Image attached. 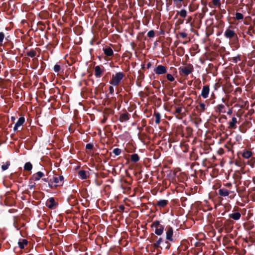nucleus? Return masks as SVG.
Here are the masks:
<instances>
[{
	"label": "nucleus",
	"mask_w": 255,
	"mask_h": 255,
	"mask_svg": "<svg viewBox=\"0 0 255 255\" xmlns=\"http://www.w3.org/2000/svg\"><path fill=\"white\" fill-rule=\"evenodd\" d=\"M49 178H43L42 179V180L45 182H48V181H49Z\"/></svg>",
	"instance_id": "nucleus-58"
},
{
	"label": "nucleus",
	"mask_w": 255,
	"mask_h": 255,
	"mask_svg": "<svg viewBox=\"0 0 255 255\" xmlns=\"http://www.w3.org/2000/svg\"><path fill=\"white\" fill-rule=\"evenodd\" d=\"M125 76V74L122 72H119L116 73L115 75H112V77L110 80L109 83L114 86L119 85L121 80L123 79Z\"/></svg>",
	"instance_id": "nucleus-2"
},
{
	"label": "nucleus",
	"mask_w": 255,
	"mask_h": 255,
	"mask_svg": "<svg viewBox=\"0 0 255 255\" xmlns=\"http://www.w3.org/2000/svg\"><path fill=\"white\" fill-rule=\"evenodd\" d=\"M187 200V198L184 197H182L180 198V201L181 202V205L183 207H185L186 206V201Z\"/></svg>",
	"instance_id": "nucleus-37"
},
{
	"label": "nucleus",
	"mask_w": 255,
	"mask_h": 255,
	"mask_svg": "<svg viewBox=\"0 0 255 255\" xmlns=\"http://www.w3.org/2000/svg\"><path fill=\"white\" fill-rule=\"evenodd\" d=\"M164 229V226L163 225H162L161 226H159V227H158L157 228H155L154 233L156 235H157L158 236H160L163 234Z\"/></svg>",
	"instance_id": "nucleus-22"
},
{
	"label": "nucleus",
	"mask_w": 255,
	"mask_h": 255,
	"mask_svg": "<svg viewBox=\"0 0 255 255\" xmlns=\"http://www.w3.org/2000/svg\"><path fill=\"white\" fill-rule=\"evenodd\" d=\"M151 236L152 237L151 239L149 240L150 243H152L155 239L157 238V237L153 233L151 234Z\"/></svg>",
	"instance_id": "nucleus-51"
},
{
	"label": "nucleus",
	"mask_w": 255,
	"mask_h": 255,
	"mask_svg": "<svg viewBox=\"0 0 255 255\" xmlns=\"http://www.w3.org/2000/svg\"><path fill=\"white\" fill-rule=\"evenodd\" d=\"M224 36L231 40L234 44H237L239 43V38L235 32L231 29L230 27L228 28L224 32Z\"/></svg>",
	"instance_id": "nucleus-1"
},
{
	"label": "nucleus",
	"mask_w": 255,
	"mask_h": 255,
	"mask_svg": "<svg viewBox=\"0 0 255 255\" xmlns=\"http://www.w3.org/2000/svg\"><path fill=\"white\" fill-rule=\"evenodd\" d=\"M27 244L28 241L26 239H20L18 242V247L21 249H23Z\"/></svg>",
	"instance_id": "nucleus-18"
},
{
	"label": "nucleus",
	"mask_w": 255,
	"mask_h": 255,
	"mask_svg": "<svg viewBox=\"0 0 255 255\" xmlns=\"http://www.w3.org/2000/svg\"><path fill=\"white\" fill-rule=\"evenodd\" d=\"M168 204V201L165 199L160 200L156 203H153L152 205L154 206H158L160 208H164Z\"/></svg>",
	"instance_id": "nucleus-11"
},
{
	"label": "nucleus",
	"mask_w": 255,
	"mask_h": 255,
	"mask_svg": "<svg viewBox=\"0 0 255 255\" xmlns=\"http://www.w3.org/2000/svg\"><path fill=\"white\" fill-rule=\"evenodd\" d=\"M147 36L149 38H152L155 36V32L153 30L149 31L147 33Z\"/></svg>",
	"instance_id": "nucleus-39"
},
{
	"label": "nucleus",
	"mask_w": 255,
	"mask_h": 255,
	"mask_svg": "<svg viewBox=\"0 0 255 255\" xmlns=\"http://www.w3.org/2000/svg\"><path fill=\"white\" fill-rule=\"evenodd\" d=\"M154 115L155 118V122L156 124H159L160 122V114L158 112H154Z\"/></svg>",
	"instance_id": "nucleus-29"
},
{
	"label": "nucleus",
	"mask_w": 255,
	"mask_h": 255,
	"mask_svg": "<svg viewBox=\"0 0 255 255\" xmlns=\"http://www.w3.org/2000/svg\"><path fill=\"white\" fill-rule=\"evenodd\" d=\"M180 75L183 76H188L192 73L194 68L192 64H189L186 66L180 67L178 69Z\"/></svg>",
	"instance_id": "nucleus-3"
},
{
	"label": "nucleus",
	"mask_w": 255,
	"mask_h": 255,
	"mask_svg": "<svg viewBox=\"0 0 255 255\" xmlns=\"http://www.w3.org/2000/svg\"><path fill=\"white\" fill-rule=\"evenodd\" d=\"M53 180L56 184L54 185L55 188L57 186H62L64 183V177L62 175L55 176L53 177Z\"/></svg>",
	"instance_id": "nucleus-5"
},
{
	"label": "nucleus",
	"mask_w": 255,
	"mask_h": 255,
	"mask_svg": "<svg viewBox=\"0 0 255 255\" xmlns=\"http://www.w3.org/2000/svg\"><path fill=\"white\" fill-rule=\"evenodd\" d=\"M53 70L56 73L59 72L61 70L60 65H58V64L55 65V66H54V68H53Z\"/></svg>",
	"instance_id": "nucleus-38"
},
{
	"label": "nucleus",
	"mask_w": 255,
	"mask_h": 255,
	"mask_svg": "<svg viewBox=\"0 0 255 255\" xmlns=\"http://www.w3.org/2000/svg\"><path fill=\"white\" fill-rule=\"evenodd\" d=\"M11 120L12 121H14L15 120V118L14 117H11Z\"/></svg>",
	"instance_id": "nucleus-62"
},
{
	"label": "nucleus",
	"mask_w": 255,
	"mask_h": 255,
	"mask_svg": "<svg viewBox=\"0 0 255 255\" xmlns=\"http://www.w3.org/2000/svg\"><path fill=\"white\" fill-rule=\"evenodd\" d=\"M95 75L97 78H100L102 76L103 73L105 71V68L103 66H96L94 68Z\"/></svg>",
	"instance_id": "nucleus-7"
},
{
	"label": "nucleus",
	"mask_w": 255,
	"mask_h": 255,
	"mask_svg": "<svg viewBox=\"0 0 255 255\" xmlns=\"http://www.w3.org/2000/svg\"><path fill=\"white\" fill-rule=\"evenodd\" d=\"M240 60H241V59H240V57L239 55L233 58V62L234 63H236L238 62V61H240Z\"/></svg>",
	"instance_id": "nucleus-43"
},
{
	"label": "nucleus",
	"mask_w": 255,
	"mask_h": 255,
	"mask_svg": "<svg viewBox=\"0 0 255 255\" xmlns=\"http://www.w3.org/2000/svg\"><path fill=\"white\" fill-rule=\"evenodd\" d=\"M184 21V19H179L177 20V22L179 24H182L183 23Z\"/></svg>",
	"instance_id": "nucleus-53"
},
{
	"label": "nucleus",
	"mask_w": 255,
	"mask_h": 255,
	"mask_svg": "<svg viewBox=\"0 0 255 255\" xmlns=\"http://www.w3.org/2000/svg\"><path fill=\"white\" fill-rule=\"evenodd\" d=\"M212 98H213V99L215 98V95L213 93H212Z\"/></svg>",
	"instance_id": "nucleus-64"
},
{
	"label": "nucleus",
	"mask_w": 255,
	"mask_h": 255,
	"mask_svg": "<svg viewBox=\"0 0 255 255\" xmlns=\"http://www.w3.org/2000/svg\"><path fill=\"white\" fill-rule=\"evenodd\" d=\"M78 176L82 179H86L88 177L86 171L84 170H80L78 172Z\"/></svg>",
	"instance_id": "nucleus-25"
},
{
	"label": "nucleus",
	"mask_w": 255,
	"mask_h": 255,
	"mask_svg": "<svg viewBox=\"0 0 255 255\" xmlns=\"http://www.w3.org/2000/svg\"><path fill=\"white\" fill-rule=\"evenodd\" d=\"M235 18L238 20H242L244 18V15L241 13L236 12L235 14Z\"/></svg>",
	"instance_id": "nucleus-32"
},
{
	"label": "nucleus",
	"mask_w": 255,
	"mask_h": 255,
	"mask_svg": "<svg viewBox=\"0 0 255 255\" xmlns=\"http://www.w3.org/2000/svg\"><path fill=\"white\" fill-rule=\"evenodd\" d=\"M252 32L254 33V34H255V28H254V27H253V29H252Z\"/></svg>",
	"instance_id": "nucleus-60"
},
{
	"label": "nucleus",
	"mask_w": 255,
	"mask_h": 255,
	"mask_svg": "<svg viewBox=\"0 0 255 255\" xmlns=\"http://www.w3.org/2000/svg\"><path fill=\"white\" fill-rule=\"evenodd\" d=\"M109 92L111 95H113L114 93V88L112 86H110L109 88Z\"/></svg>",
	"instance_id": "nucleus-49"
},
{
	"label": "nucleus",
	"mask_w": 255,
	"mask_h": 255,
	"mask_svg": "<svg viewBox=\"0 0 255 255\" xmlns=\"http://www.w3.org/2000/svg\"><path fill=\"white\" fill-rule=\"evenodd\" d=\"M166 1H169V4H171V3H172V0H166Z\"/></svg>",
	"instance_id": "nucleus-63"
},
{
	"label": "nucleus",
	"mask_w": 255,
	"mask_h": 255,
	"mask_svg": "<svg viewBox=\"0 0 255 255\" xmlns=\"http://www.w3.org/2000/svg\"><path fill=\"white\" fill-rule=\"evenodd\" d=\"M32 169V165L30 162H26L24 166V169L27 171H31Z\"/></svg>",
	"instance_id": "nucleus-27"
},
{
	"label": "nucleus",
	"mask_w": 255,
	"mask_h": 255,
	"mask_svg": "<svg viewBox=\"0 0 255 255\" xmlns=\"http://www.w3.org/2000/svg\"><path fill=\"white\" fill-rule=\"evenodd\" d=\"M232 184H231V183H227V184H226V185H225V186H226V187H231V186H232Z\"/></svg>",
	"instance_id": "nucleus-56"
},
{
	"label": "nucleus",
	"mask_w": 255,
	"mask_h": 255,
	"mask_svg": "<svg viewBox=\"0 0 255 255\" xmlns=\"http://www.w3.org/2000/svg\"><path fill=\"white\" fill-rule=\"evenodd\" d=\"M238 123L237 119L235 117H233L231 122L229 123V128L236 129L237 128L236 124Z\"/></svg>",
	"instance_id": "nucleus-15"
},
{
	"label": "nucleus",
	"mask_w": 255,
	"mask_h": 255,
	"mask_svg": "<svg viewBox=\"0 0 255 255\" xmlns=\"http://www.w3.org/2000/svg\"><path fill=\"white\" fill-rule=\"evenodd\" d=\"M210 91L209 86L206 85L203 87L201 96L204 99L207 98L208 97V95Z\"/></svg>",
	"instance_id": "nucleus-12"
},
{
	"label": "nucleus",
	"mask_w": 255,
	"mask_h": 255,
	"mask_svg": "<svg viewBox=\"0 0 255 255\" xmlns=\"http://www.w3.org/2000/svg\"><path fill=\"white\" fill-rule=\"evenodd\" d=\"M192 19V16H189L186 19V23H190Z\"/></svg>",
	"instance_id": "nucleus-52"
},
{
	"label": "nucleus",
	"mask_w": 255,
	"mask_h": 255,
	"mask_svg": "<svg viewBox=\"0 0 255 255\" xmlns=\"http://www.w3.org/2000/svg\"><path fill=\"white\" fill-rule=\"evenodd\" d=\"M232 114V110L229 109V110L227 112L228 115H231Z\"/></svg>",
	"instance_id": "nucleus-57"
},
{
	"label": "nucleus",
	"mask_w": 255,
	"mask_h": 255,
	"mask_svg": "<svg viewBox=\"0 0 255 255\" xmlns=\"http://www.w3.org/2000/svg\"><path fill=\"white\" fill-rule=\"evenodd\" d=\"M170 246V244L167 241L165 242V246H164V247H165V249H169Z\"/></svg>",
	"instance_id": "nucleus-50"
},
{
	"label": "nucleus",
	"mask_w": 255,
	"mask_h": 255,
	"mask_svg": "<svg viewBox=\"0 0 255 255\" xmlns=\"http://www.w3.org/2000/svg\"><path fill=\"white\" fill-rule=\"evenodd\" d=\"M179 35L183 38H185L187 37V34L184 32H180Z\"/></svg>",
	"instance_id": "nucleus-48"
},
{
	"label": "nucleus",
	"mask_w": 255,
	"mask_h": 255,
	"mask_svg": "<svg viewBox=\"0 0 255 255\" xmlns=\"http://www.w3.org/2000/svg\"><path fill=\"white\" fill-rule=\"evenodd\" d=\"M166 239L170 242H174L176 239L173 236V229L172 227L168 225L165 228Z\"/></svg>",
	"instance_id": "nucleus-4"
},
{
	"label": "nucleus",
	"mask_w": 255,
	"mask_h": 255,
	"mask_svg": "<svg viewBox=\"0 0 255 255\" xmlns=\"http://www.w3.org/2000/svg\"><path fill=\"white\" fill-rule=\"evenodd\" d=\"M162 226V225L160 224V222L159 221L156 220V221H154L151 224V227L157 228L159 227V226Z\"/></svg>",
	"instance_id": "nucleus-30"
},
{
	"label": "nucleus",
	"mask_w": 255,
	"mask_h": 255,
	"mask_svg": "<svg viewBox=\"0 0 255 255\" xmlns=\"http://www.w3.org/2000/svg\"><path fill=\"white\" fill-rule=\"evenodd\" d=\"M130 160L131 162L136 163L139 160V157L136 153L132 154L130 155Z\"/></svg>",
	"instance_id": "nucleus-24"
},
{
	"label": "nucleus",
	"mask_w": 255,
	"mask_h": 255,
	"mask_svg": "<svg viewBox=\"0 0 255 255\" xmlns=\"http://www.w3.org/2000/svg\"><path fill=\"white\" fill-rule=\"evenodd\" d=\"M234 191H229L228 190H227V189H226L225 188H220L218 190L219 195H220L221 196H223V197H226V196L229 195V194H234Z\"/></svg>",
	"instance_id": "nucleus-10"
},
{
	"label": "nucleus",
	"mask_w": 255,
	"mask_h": 255,
	"mask_svg": "<svg viewBox=\"0 0 255 255\" xmlns=\"http://www.w3.org/2000/svg\"><path fill=\"white\" fill-rule=\"evenodd\" d=\"M154 71L157 75L164 74L167 72V68L163 65H159L154 69Z\"/></svg>",
	"instance_id": "nucleus-8"
},
{
	"label": "nucleus",
	"mask_w": 255,
	"mask_h": 255,
	"mask_svg": "<svg viewBox=\"0 0 255 255\" xmlns=\"http://www.w3.org/2000/svg\"><path fill=\"white\" fill-rule=\"evenodd\" d=\"M122 152V150L119 148H114L113 150V153L115 154L116 156L119 155Z\"/></svg>",
	"instance_id": "nucleus-33"
},
{
	"label": "nucleus",
	"mask_w": 255,
	"mask_h": 255,
	"mask_svg": "<svg viewBox=\"0 0 255 255\" xmlns=\"http://www.w3.org/2000/svg\"><path fill=\"white\" fill-rule=\"evenodd\" d=\"M235 139L237 141L239 142L242 139V136L241 135L238 134L236 136Z\"/></svg>",
	"instance_id": "nucleus-47"
},
{
	"label": "nucleus",
	"mask_w": 255,
	"mask_h": 255,
	"mask_svg": "<svg viewBox=\"0 0 255 255\" xmlns=\"http://www.w3.org/2000/svg\"><path fill=\"white\" fill-rule=\"evenodd\" d=\"M242 154L244 158L248 159L252 156L253 153L250 150L245 149Z\"/></svg>",
	"instance_id": "nucleus-21"
},
{
	"label": "nucleus",
	"mask_w": 255,
	"mask_h": 255,
	"mask_svg": "<svg viewBox=\"0 0 255 255\" xmlns=\"http://www.w3.org/2000/svg\"><path fill=\"white\" fill-rule=\"evenodd\" d=\"M10 163L9 161H6L4 164L1 165V169L3 171L7 170L10 166Z\"/></svg>",
	"instance_id": "nucleus-31"
},
{
	"label": "nucleus",
	"mask_w": 255,
	"mask_h": 255,
	"mask_svg": "<svg viewBox=\"0 0 255 255\" xmlns=\"http://www.w3.org/2000/svg\"><path fill=\"white\" fill-rule=\"evenodd\" d=\"M212 2L214 6H218L221 4L220 0H213Z\"/></svg>",
	"instance_id": "nucleus-41"
},
{
	"label": "nucleus",
	"mask_w": 255,
	"mask_h": 255,
	"mask_svg": "<svg viewBox=\"0 0 255 255\" xmlns=\"http://www.w3.org/2000/svg\"><path fill=\"white\" fill-rule=\"evenodd\" d=\"M253 26H250L249 27L248 30L246 31V34L249 35L251 37H253V34L252 32Z\"/></svg>",
	"instance_id": "nucleus-36"
},
{
	"label": "nucleus",
	"mask_w": 255,
	"mask_h": 255,
	"mask_svg": "<svg viewBox=\"0 0 255 255\" xmlns=\"http://www.w3.org/2000/svg\"><path fill=\"white\" fill-rule=\"evenodd\" d=\"M230 218L233 219L235 220H238L241 217V214L240 212H237L229 215Z\"/></svg>",
	"instance_id": "nucleus-19"
},
{
	"label": "nucleus",
	"mask_w": 255,
	"mask_h": 255,
	"mask_svg": "<svg viewBox=\"0 0 255 255\" xmlns=\"http://www.w3.org/2000/svg\"><path fill=\"white\" fill-rule=\"evenodd\" d=\"M129 114L128 112L122 114L119 118L121 122H124L128 121L129 119Z\"/></svg>",
	"instance_id": "nucleus-17"
},
{
	"label": "nucleus",
	"mask_w": 255,
	"mask_h": 255,
	"mask_svg": "<svg viewBox=\"0 0 255 255\" xmlns=\"http://www.w3.org/2000/svg\"><path fill=\"white\" fill-rule=\"evenodd\" d=\"M33 180L32 178L29 179V184L28 185L29 189H32L35 186V183L32 181Z\"/></svg>",
	"instance_id": "nucleus-35"
},
{
	"label": "nucleus",
	"mask_w": 255,
	"mask_h": 255,
	"mask_svg": "<svg viewBox=\"0 0 255 255\" xmlns=\"http://www.w3.org/2000/svg\"><path fill=\"white\" fill-rule=\"evenodd\" d=\"M182 108L181 107L175 108V113L178 114V116H177L178 119H182L183 117L185 116V114L182 113Z\"/></svg>",
	"instance_id": "nucleus-16"
},
{
	"label": "nucleus",
	"mask_w": 255,
	"mask_h": 255,
	"mask_svg": "<svg viewBox=\"0 0 255 255\" xmlns=\"http://www.w3.org/2000/svg\"><path fill=\"white\" fill-rule=\"evenodd\" d=\"M36 55V52L33 49H31L30 51L26 52V55L31 58H35Z\"/></svg>",
	"instance_id": "nucleus-28"
},
{
	"label": "nucleus",
	"mask_w": 255,
	"mask_h": 255,
	"mask_svg": "<svg viewBox=\"0 0 255 255\" xmlns=\"http://www.w3.org/2000/svg\"><path fill=\"white\" fill-rule=\"evenodd\" d=\"M24 122L25 118L23 117H20L13 127V130L15 131L16 130L20 131L21 130L22 128H21L20 129H19V128L24 124Z\"/></svg>",
	"instance_id": "nucleus-9"
},
{
	"label": "nucleus",
	"mask_w": 255,
	"mask_h": 255,
	"mask_svg": "<svg viewBox=\"0 0 255 255\" xmlns=\"http://www.w3.org/2000/svg\"><path fill=\"white\" fill-rule=\"evenodd\" d=\"M103 51L107 56L110 57L114 55L113 49L109 46H106L105 47H104L103 48Z\"/></svg>",
	"instance_id": "nucleus-13"
},
{
	"label": "nucleus",
	"mask_w": 255,
	"mask_h": 255,
	"mask_svg": "<svg viewBox=\"0 0 255 255\" xmlns=\"http://www.w3.org/2000/svg\"><path fill=\"white\" fill-rule=\"evenodd\" d=\"M58 203L55 202L53 197H51L47 200L46 202V206L51 209H55L57 206Z\"/></svg>",
	"instance_id": "nucleus-6"
},
{
	"label": "nucleus",
	"mask_w": 255,
	"mask_h": 255,
	"mask_svg": "<svg viewBox=\"0 0 255 255\" xmlns=\"http://www.w3.org/2000/svg\"><path fill=\"white\" fill-rule=\"evenodd\" d=\"M32 64L31 65V68L33 69H35L39 65L38 59L37 58H34L32 59Z\"/></svg>",
	"instance_id": "nucleus-23"
},
{
	"label": "nucleus",
	"mask_w": 255,
	"mask_h": 255,
	"mask_svg": "<svg viewBox=\"0 0 255 255\" xmlns=\"http://www.w3.org/2000/svg\"><path fill=\"white\" fill-rule=\"evenodd\" d=\"M93 147H94L93 144L92 143H90L87 144L86 145V148L87 149L91 150V149H92L93 148Z\"/></svg>",
	"instance_id": "nucleus-46"
},
{
	"label": "nucleus",
	"mask_w": 255,
	"mask_h": 255,
	"mask_svg": "<svg viewBox=\"0 0 255 255\" xmlns=\"http://www.w3.org/2000/svg\"><path fill=\"white\" fill-rule=\"evenodd\" d=\"M4 34L2 32H0V44H1L4 38Z\"/></svg>",
	"instance_id": "nucleus-42"
},
{
	"label": "nucleus",
	"mask_w": 255,
	"mask_h": 255,
	"mask_svg": "<svg viewBox=\"0 0 255 255\" xmlns=\"http://www.w3.org/2000/svg\"><path fill=\"white\" fill-rule=\"evenodd\" d=\"M107 119H108L107 117H106V116H104V119L102 121V123L103 124H104V123H106V121L107 120Z\"/></svg>",
	"instance_id": "nucleus-55"
},
{
	"label": "nucleus",
	"mask_w": 255,
	"mask_h": 255,
	"mask_svg": "<svg viewBox=\"0 0 255 255\" xmlns=\"http://www.w3.org/2000/svg\"><path fill=\"white\" fill-rule=\"evenodd\" d=\"M163 242V239L159 238L153 244V246L154 248L157 249L160 247V245Z\"/></svg>",
	"instance_id": "nucleus-26"
},
{
	"label": "nucleus",
	"mask_w": 255,
	"mask_h": 255,
	"mask_svg": "<svg viewBox=\"0 0 255 255\" xmlns=\"http://www.w3.org/2000/svg\"><path fill=\"white\" fill-rule=\"evenodd\" d=\"M183 0H173L174 2H176L177 1H182Z\"/></svg>",
	"instance_id": "nucleus-61"
},
{
	"label": "nucleus",
	"mask_w": 255,
	"mask_h": 255,
	"mask_svg": "<svg viewBox=\"0 0 255 255\" xmlns=\"http://www.w3.org/2000/svg\"><path fill=\"white\" fill-rule=\"evenodd\" d=\"M44 176V174L41 171H38L36 173L34 174L30 178L33 180L38 181L40 178Z\"/></svg>",
	"instance_id": "nucleus-14"
},
{
	"label": "nucleus",
	"mask_w": 255,
	"mask_h": 255,
	"mask_svg": "<svg viewBox=\"0 0 255 255\" xmlns=\"http://www.w3.org/2000/svg\"><path fill=\"white\" fill-rule=\"evenodd\" d=\"M166 78L167 80L170 82H173L174 80V78L171 74H167L166 75Z\"/></svg>",
	"instance_id": "nucleus-40"
},
{
	"label": "nucleus",
	"mask_w": 255,
	"mask_h": 255,
	"mask_svg": "<svg viewBox=\"0 0 255 255\" xmlns=\"http://www.w3.org/2000/svg\"><path fill=\"white\" fill-rule=\"evenodd\" d=\"M151 66V64L150 63H148L147 64V67L148 68H149Z\"/></svg>",
	"instance_id": "nucleus-59"
},
{
	"label": "nucleus",
	"mask_w": 255,
	"mask_h": 255,
	"mask_svg": "<svg viewBox=\"0 0 255 255\" xmlns=\"http://www.w3.org/2000/svg\"><path fill=\"white\" fill-rule=\"evenodd\" d=\"M224 108H225V106H224V105H223V104H219L217 106V109H218V112L220 113H225V111H223V109H224Z\"/></svg>",
	"instance_id": "nucleus-34"
},
{
	"label": "nucleus",
	"mask_w": 255,
	"mask_h": 255,
	"mask_svg": "<svg viewBox=\"0 0 255 255\" xmlns=\"http://www.w3.org/2000/svg\"><path fill=\"white\" fill-rule=\"evenodd\" d=\"M53 179H50L49 180V181H48V186L50 188H52L53 187H54V185H53Z\"/></svg>",
	"instance_id": "nucleus-45"
},
{
	"label": "nucleus",
	"mask_w": 255,
	"mask_h": 255,
	"mask_svg": "<svg viewBox=\"0 0 255 255\" xmlns=\"http://www.w3.org/2000/svg\"><path fill=\"white\" fill-rule=\"evenodd\" d=\"M199 106L201 109V112H203L205 110V107H206L205 104L203 103H201L199 104Z\"/></svg>",
	"instance_id": "nucleus-44"
},
{
	"label": "nucleus",
	"mask_w": 255,
	"mask_h": 255,
	"mask_svg": "<svg viewBox=\"0 0 255 255\" xmlns=\"http://www.w3.org/2000/svg\"><path fill=\"white\" fill-rule=\"evenodd\" d=\"M119 208L121 211H123L125 209L124 206H123V205H120L119 207Z\"/></svg>",
	"instance_id": "nucleus-54"
},
{
	"label": "nucleus",
	"mask_w": 255,
	"mask_h": 255,
	"mask_svg": "<svg viewBox=\"0 0 255 255\" xmlns=\"http://www.w3.org/2000/svg\"><path fill=\"white\" fill-rule=\"evenodd\" d=\"M178 15H180L183 18L186 17L187 15V11L184 9H182L180 11H177L175 18H176Z\"/></svg>",
	"instance_id": "nucleus-20"
}]
</instances>
